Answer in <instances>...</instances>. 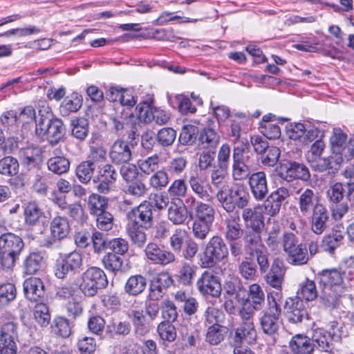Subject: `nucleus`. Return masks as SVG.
Masks as SVG:
<instances>
[{"instance_id":"obj_1","label":"nucleus","mask_w":354,"mask_h":354,"mask_svg":"<svg viewBox=\"0 0 354 354\" xmlns=\"http://www.w3.org/2000/svg\"><path fill=\"white\" fill-rule=\"evenodd\" d=\"M243 241L246 254L255 259L260 272H266L270 267V253L263 243L261 230H247Z\"/></svg>"},{"instance_id":"obj_2","label":"nucleus","mask_w":354,"mask_h":354,"mask_svg":"<svg viewBox=\"0 0 354 354\" xmlns=\"http://www.w3.org/2000/svg\"><path fill=\"white\" fill-rule=\"evenodd\" d=\"M243 241L246 254L255 259L260 272H266L270 267V253L263 243L261 230H247Z\"/></svg>"},{"instance_id":"obj_3","label":"nucleus","mask_w":354,"mask_h":354,"mask_svg":"<svg viewBox=\"0 0 354 354\" xmlns=\"http://www.w3.org/2000/svg\"><path fill=\"white\" fill-rule=\"evenodd\" d=\"M227 187L223 186L216 193V198L224 210L232 213L236 207L243 209L248 205L250 195L244 185L236 184L230 189Z\"/></svg>"},{"instance_id":"obj_4","label":"nucleus","mask_w":354,"mask_h":354,"mask_svg":"<svg viewBox=\"0 0 354 354\" xmlns=\"http://www.w3.org/2000/svg\"><path fill=\"white\" fill-rule=\"evenodd\" d=\"M353 260L345 262L339 269L324 270L317 274L320 287H328L344 290V281L354 279Z\"/></svg>"},{"instance_id":"obj_5","label":"nucleus","mask_w":354,"mask_h":354,"mask_svg":"<svg viewBox=\"0 0 354 354\" xmlns=\"http://www.w3.org/2000/svg\"><path fill=\"white\" fill-rule=\"evenodd\" d=\"M24 248L22 238L12 232L0 236V261L5 268H12Z\"/></svg>"},{"instance_id":"obj_6","label":"nucleus","mask_w":354,"mask_h":354,"mask_svg":"<svg viewBox=\"0 0 354 354\" xmlns=\"http://www.w3.org/2000/svg\"><path fill=\"white\" fill-rule=\"evenodd\" d=\"M346 194V183L330 181L326 191V198L333 218L335 221L341 220L348 212L349 205Z\"/></svg>"},{"instance_id":"obj_7","label":"nucleus","mask_w":354,"mask_h":354,"mask_svg":"<svg viewBox=\"0 0 354 354\" xmlns=\"http://www.w3.org/2000/svg\"><path fill=\"white\" fill-rule=\"evenodd\" d=\"M109 281L104 271L97 267L87 268L81 275V281L78 286L81 292L86 297H93L99 290L105 288Z\"/></svg>"},{"instance_id":"obj_8","label":"nucleus","mask_w":354,"mask_h":354,"mask_svg":"<svg viewBox=\"0 0 354 354\" xmlns=\"http://www.w3.org/2000/svg\"><path fill=\"white\" fill-rule=\"evenodd\" d=\"M35 131L37 135L47 140L50 144L58 143L65 134V127L63 122L58 118H52V115H41L36 122Z\"/></svg>"},{"instance_id":"obj_9","label":"nucleus","mask_w":354,"mask_h":354,"mask_svg":"<svg viewBox=\"0 0 354 354\" xmlns=\"http://www.w3.org/2000/svg\"><path fill=\"white\" fill-rule=\"evenodd\" d=\"M227 254L228 248L223 239L219 236H214L207 243L199 265L203 268H213L227 257Z\"/></svg>"},{"instance_id":"obj_10","label":"nucleus","mask_w":354,"mask_h":354,"mask_svg":"<svg viewBox=\"0 0 354 354\" xmlns=\"http://www.w3.org/2000/svg\"><path fill=\"white\" fill-rule=\"evenodd\" d=\"M278 176L283 180L290 183L295 180L308 182L310 180L308 168L302 162L283 157L277 167Z\"/></svg>"},{"instance_id":"obj_11","label":"nucleus","mask_w":354,"mask_h":354,"mask_svg":"<svg viewBox=\"0 0 354 354\" xmlns=\"http://www.w3.org/2000/svg\"><path fill=\"white\" fill-rule=\"evenodd\" d=\"M252 160L250 152L244 146L234 147L232 152V176L234 180H243L250 176Z\"/></svg>"},{"instance_id":"obj_12","label":"nucleus","mask_w":354,"mask_h":354,"mask_svg":"<svg viewBox=\"0 0 354 354\" xmlns=\"http://www.w3.org/2000/svg\"><path fill=\"white\" fill-rule=\"evenodd\" d=\"M281 308L277 301L268 298V307L263 311L260 325L263 332L274 338L279 328V319Z\"/></svg>"},{"instance_id":"obj_13","label":"nucleus","mask_w":354,"mask_h":354,"mask_svg":"<svg viewBox=\"0 0 354 354\" xmlns=\"http://www.w3.org/2000/svg\"><path fill=\"white\" fill-rule=\"evenodd\" d=\"M126 217L128 221L127 225L142 226L145 230L149 229L153 223L152 205L149 201H144L138 206L129 211Z\"/></svg>"},{"instance_id":"obj_14","label":"nucleus","mask_w":354,"mask_h":354,"mask_svg":"<svg viewBox=\"0 0 354 354\" xmlns=\"http://www.w3.org/2000/svg\"><path fill=\"white\" fill-rule=\"evenodd\" d=\"M82 254L76 251L61 255L56 261L55 275L63 279L69 272L75 273L82 266Z\"/></svg>"},{"instance_id":"obj_15","label":"nucleus","mask_w":354,"mask_h":354,"mask_svg":"<svg viewBox=\"0 0 354 354\" xmlns=\"http://www.w3.org/2000/svg\"><path fill=\"white\" fill-rule=\"evenodd\" d=\"M285 269L282 263L278 261H274L271 266L265 272L264 276L266 283L270 287L274 288L276 291L271 293L272 299L279 301L282 297L281 289L284 281Z\"/></svg>"},{"instance_id":"obj_16","label":"nucleus","mask_w":354,"mask_h":354,"mask_svg":"<svg viewBox=\"0 0 354 354\" xmlns=\"http://www.w3.org/2000/svg\"><path fill=\"white\" fill-rule=\"evenodd\" d=\"M188 184L193 195L196 196L198 200L207 203L213 201L214 196L211 185L197 173L190 174L188 178Z\"/></svg>"},{"instance_id":"obj_17","label":"nucleus","mask_w":354,"mask_h":354,"mask_svg":"<svg viewBox=\"0 0 354 354\" xmlns=\"http://www.w3.org/2000/svg\"><path fill=\"white\" fill-rule=\"evenodd\" d=\"M197 289L203 295H210L217 298L221 295L222 286L218 277L205 271L196 282Z\"/></svg>"},{"instance_id":"obj_18","label":"nucleus","mask_w":354,"mask_h":354,"mask_svg":"<svg viewBox=\"0 0 354 354\" xmlns=\"http://www.w3.org/2000/svg\"><path fill=\"white\" fill-rule=\"evenodd\" d=\"M297 194H299L297 198L299 210L304 216H309L313 211L323 205L320 203L318 194L312 189H301Z\"/></svg>"},{"instance_id":"obj_19","label":"nucleus","mask_w":354,"mask_h":354,"mask_svg":"<svg viewBox=\"0 0 354 354\" xmlns=\"http://www.w3.org/2000/svg\"><path fill=\"white\" fill-rule=\"evenodd\" d=\"M118 177V172L111 164L107 163L102 167H99L97 175L93 179L94 182H99L97 189L100 193L107 194L111 190V186L113 185Z\"/></svg>"},{"instance_id":"obj_20","label":"nucleus","mask_w":354,"mask_h":354,"mask_svg":"<svg viewBox=\"0 0 354 354\" xmlns=\"http://www.w3.org/2000/svg\"><path fill=\"white\" fill-rule=\"evenodd\" d=\"M144 252L147 259L155 264L167 266L176 261V256L174 252L169 250H162L154 242L147 243Z\"/></svg>"},{"instance_id":"obj_21","label":"nucleus","mask_w":354,"mask_h":354,"mask_svg":"<svg viewBox=\"0 0 354 354\" xmlns=\"http://www.w3.org/2000/svg\"><path fill=\"white\" fill-rule=\"evenodd\" d=\"M223 290L228 298H234L238 301L244 302L248 295L247 288L242 280L236 275H230L224 281Z\"/></svg>"},{"instance_id":"obj_22","label":"nucleus","mask_w":354,"mask_h":354,"mask_svg":"<svg viewBox=\"0 0 354 354\" xmlns=\"http://www.w3.org/2000/svg\"><path fill=\"white\" fill-rule=\"evenodd\" d=\"M173 283L174 280L167 272H162L154 276L150 283L149 295L150 299H161Z\"/></svg>"},{"instance_id":"obj_23","label":"nucleus","mask_w":354,"mask_h":354,"mask_svg":"<svg viewBox=\"0 0 354 354\" xmlns=\"http://www.w3.org/2000/svg\"><path fill=\"white\" fill-rule=\"evenodd\" d=\"M286 316L290 322L298 324L304 319H308L306 308L304 307L303 301L299 298H288L283 306Z\"/></svg>"},{"instance_id":"obj_24","label":"nucleus","mask_w":354,"mask_h":354,"mask_svg":"<svg viewBox=\"0 0 354 354\" xmlns=\"http://www.w3.org/2000/svg\"><path fill=\"white\" fill-rule=\"evenodd\" d=\"M132 150L127 142L121 138L117 139L111 147L109 158L115 165H122L132 159Z\"/></svg>"},{"instance_id":"obj_25","label":"nucleus","mask_w":354,"mask_h":354,"mask_svg":"<svg viewBox=\"0 0 354 354\" xmlns=\"http://www.w3.org/2000/svg\"><path fill=\"white\" fill-rule=\"evenodd\" d=\"M248 185L254 198L261 201L268 194V185L266 174L263 171L252 174L248 179Z\"/></svg>"},{"instance_id":"obj_26","label":"nucleus","mask_w":354,"mask_h":354,"mask_svg":"<svg viewBox=\"0 0 354 354\" xmlns=\"http://www.w3.org/2000/svg\"><path fill=\"white\" fill-rule=\"evenodd\" d=\"M310 215V229L317 235L323 234L329 227L330 218L325 205L318 207Z\"/></svg>"},{"instance_id":"obj_27","label":"nucleus","mask_w":354,"mask_h":354,"mask_svg":"<svg viewBox=\"0 0 354 354\" xmlns=\"http://www.w3.org/2000/svg\"><path fill=\"white\" fill-rule=\"evenodd\" d=\"M242 218L246 225H249V230H261L264 226V216L262 206L257 205L253 208L247 207L242 209Z\"/></svg>"},{"instance_id":"obj_28","label":"nucleus","mask_w":354,"mask_h":354,"mask_svg":"<svg viewBox=\"0 0 354 354\" xmlns=\"http://www.w3.org/2000/svg\"><path fill=\"white\" fill-rule=\"evenodd\" d=\"M21 165L28 170L40 169L42 164L41 150L39 147H27L20 151Z\"/></svg>"},{"instance_id":"obj_29","label":"nucleus","mask_w":354,"mask_h":354,"mask_svg":"<svg viewBox=\"0 0 354 354\" xmlns=\"http://www.w3.org/2000/svg\"><path fill=\"white\" fill-rule=\"evenodd\" d=\"M198 142L204 149H215L218 145L220 136L215 129V122L212 119H208L207 127L201 131Z\"/></svg>"},{"instance_id":"obj_30","label":"nucleus","mask_w":354,"mask_h":354,"mask_svg":"<svg viewBox=\"0 0 354 354\" xmlns=\"http://www.w3.org/2000/svg\"><path fill=\"white\" fill-rule=\"evenodd\" d=\"M342 161V157L331 154L327 158H319L312 162V168L318 172L328 171L329 174H335L339 169Z\"/></svg>"},{"instance_id":"obj_31","label":"nucleus","mask_w":354,"mask_h":354,"mask_svg":"<svg viewBox=\"0 0 354 354\" xmlns=\"http://www.w3.org/2000/svg\"><path fill=\"white\" fill-rule=\"evenodd\" d=\"M24 292L25 297L30 301H37L45 295V287L41 279L30 277L24 281Z\"/></svg>"},{"instance_id":"obj_32","label":"nucleus","mask_w":354,"mask_h":354,"mask_svg":"<svg viewBox=\"0 0 354 354\" xmlns=\"http://www.w3.org/2000/svg\"><path fill=\"white\" fill-rule=\"evenodd\" d=\"M188 216L187 207L183 200L171 201L167 209V218L174 225L185 223Z\"/></svg>"},{"instance_id":"obj_33","label":"nucleus","mask_w":354,"mask_h":354,"mask_svg":"<svg viewBox=\"0 0 354 354\" xmlns=\"http://www.w3.org/2000/svg\"><path fill=\"white\" fill-rule=\"evenodd\" d=\"M130 317L137 336L142 337L152 329L153 324L145 315L144 310H132Z\"/></svg>"},{"instance_id":"obj_34","label":"nucleus","mask_w":354,"mask_h":354,"mask_svg":"<svg viewBox=\"0 0 354 354\" xmlns=\"http://www.w3.org/2000/svg\"><path fill=\"white\" fill-rule=\"evenodd\" d=\"M257 331L254 325L241 324L235 330L234 336L232 337V342L235 344H252L257 339Z\"/></svg>"},{"instance_id":"obj_35","label":"nucleus","mask_w":354,"mask_h":354,"mask_svg":"<svg viewBox=\"0 0 354 354\" xmlns=\"http://www.w3.org/2000/svg\"><path fill=\"white\" fill-rule=\"evenodd\" d=\"M225 238L229 241H238L243 235V230L238 214H231L224 221Z\"/></svg>"},{"instance_id":"obj_36","label":"nucleus","mask_w":354,"mask_h":354,"mask_svg":"<svg viewBox=\"0 0 354 354\" xmlns=\"http://www.w3.org/2000/svg\"><path fill=\"white\" fill-rule=\"evenodd\" d=\"M289 347L293 354H312L315 344L308 337L296 335L290 341Z\"/></svg>"},{"instance_id":"obj_37","label":"nucleus","mask_w":354,"mask_h":354,"mask_svg":"<svg viewBox=\"0 0 354 354\" xmlns=\"http://www.w3.org/2000/svg\"><path fill=\"white\" fill-rule=\"evenodd\" d=\"M147 280L142 274H133L127 280L124 291L129 296L136 297L142 294L146 289Z\"/></svg>"},{"instance_id":"obj_38","label":"nucleus","mask_w":354,"mask_h":354,"mask_svg":"<svg viewBox=\"0 0 354 354\" xmlns=\"http://www.w3.org/2000/svg\"><path fill=\"white\" fill-rule=\"evenodd\" d=\"M50 228L53 238L57 240L66 238L71 231L68 220L61 216H57L52 219Z\"/></svg>"},{"instance_id":"obj_39","label":"nucleus","mask_w":354,"mask_h":354,"mask_svg":"<svg viewBox=\"0 0 354 354\" xmlns=\"http://www.w3.org/2000/svg\"><path fill=\"white\" fill-rule=\"evenodd\" d=\"M322 291L320 295L321 303L324 307L329 310L337 308L340 302V297L344 292L343 290H339L328 288L321 287Z\"/></svg>"},{"instance_id":"obj_40","label":"nucleus","mask_w":354,"mask_h":354,"mask_svg":"<svg viewBox=\"0 0 354 354\" xmlns=\"http://www.w3.org/2000/svg\"><path fill=\"white\" fill-rule=\"evenodd\" d=\"M254 258L245 257L239 262L238 266V272L245 280L254 281L258 277V264L252 260Z\"/></svg>"},{"instance_id":"obj_41","label":"nucleus","mask_w":354,"mask_h":354,"mask_svg":"<svg viewBox=\"0 0 354 354\" xmlns=\"http://www.w3.org/2000/svg\"><path fill=\"white\" fill-rule=\"evenodd\" d=\"M126 234L129 239L131 243L135 248L142 249L147 240L145 230L142 226L126 225Z\"/></svg>"},{"instance_id":"obj_42","label":"nucleus","mask_w":354,"mask_h":354,"mask_svg":"<svg viewBox=\"0 0 354 354\" xmlns=\"http://www.w3.org/2000/svg\"><path fill=\"white\" fill-rule=\"evenodd\" d=\"M1 324L0 337L13 340L17 339V325L14 317L10 313H4L0 317Z\"/></svg>"},{"instance_id":"obj_43","label":"nucleus","mask_w":354,"mask_h":354,"mask_svg":"<svg viewBox=\"0 0 354 354\" xmlns=\"http://www.w3.org/2000/svg\"><path fill=\"white\" fill-rule=\"evenodd\" d=\"M83 99L77 93L66 97L59 106V112L63 117H67L72 113L77 112L82 106Z\"/></svg>"},{"instance_id":"obj_44","label":"nucleus","mask_w":354,"mask_h":354,"mask_svg":"<svg viewBox=\"0 0 354 354\" xmlns=\"http://www.w3.org/2000/svg\"><path fill=\"white\" fill-rule=\"evenodd\" d=\"M312 343L315 344V346H317L319 353H330L333 349L331 342V337L328 335L326 330L322 328H317L314 330L313 337L310 339Z\"/></svg>"},{"instance_id":"obj_45","label":"nucleus","mask_w":354,"mask_h":354,"mask_svg":"<svg viewBox=\"0 0 354 354\" xmlns=\"http://www.w3.org/2000/svg\"><path fill=\"white\" fill-rule=\"evenodd\" d=\"M196 270V266L188 262H183L175 277L180 284L189 286L193 283Z\"/></svg>"},{"instance_id":"obj_46","label":"nucleus","mask_w":354,"mask_h":354,"mask_svg":"<svg viewBox=\"0 0 354 354\" xmlns=\"http://www.w3.org/2000/svg\"><path fill=\"white\" fill-rule=\"evenodd\" d=\"M44 264V257L39 252H30L23 262V268L26 274L37 273Z\"/></svg>"},{"instance_id":"obj_47","label":"nucleus","mask_w":354,"mask_h":354,"mask_svg":"<svg viewBox=\"0 0 354 354\" xmlns=\"http://www.w3.org/2000/svg\"><path fill=\"white\" fill-rule=\"evenodd\" d=\"M347 136L340 129H335L333 135L330 138V146L332 153L335 156H342L346 149Z\"/></svg>"},{"instance_id":"obj_48","label":"nucleus","mask_w":354,"mask_h":354,"mask_svg":"<svg viewBox=\"0 0 354 354\" xmlns=\"http://www.w3.org/2000/svg\"><path fill=\"white\" fill-rule=\"evenodd\" d=\"M249 301L256 310L261 308L265 302V294L258 283H253L249 286L245 301Z\"/></svg>"},{"instance_id":"obj_49","label":"nucleus","mask_w":354,"mask_h":354,"mask_svg":"<svg viewBox=\"0 0 354 354\" xmlns=\"http://www.w3.org/2000/svg\"><path fill=\"white\" fill-rule=\"evenodd\" d=\"M71 134L76 139L82 141L88 134L89 124L84 118H75L71 120Z\"/></svg>"},{"instance_id":"obj_50","label":"nucleus","mask_w":354,"mask_h":354,"mask_svg":"<svg viewBox=\"0 0 354 354\" xmlns=\"http://www.w3.org/2000/svg\"><path fill=\"white\" fill-rule=\"evenodd\" d=\"M33 317L36 323L41 327L48 326L51 320L48 306L42 302L37 303L33 308Z\"/></svg>"},{"instance_id":"obj_51","label":"nucleus","mask_w":354,"mask_h":354,"mask_svg":"<svg viewBox=\"0 0 354 354\" xmlns=\"http://www.w3.org/2000/svg\"><path fill=\"white\" fill-rule=\"evenodd\" d=\"M288 262L295 266H303L308 263L309 255L306 244L300 243L287 254Z\"/></svg>"},{"instance_id":"obj_52","label":"nucleus","mask_w":354,"mask_h":354,"mask_svg":"<svg viewBox=\"0 0 354 354\" xmlns=\"http://www.w3.org/2000/svg\"><path fill=\"white\" fill-rule=\"evenodd\" d=\"M227 328L223 325L209 326L205 335V341L211 345H218L224 340Z\"/></svg>"},{"instance_id":"obj_53","label":"nucleus","mask_w":354,"mask_h":354,"mask_svg":"<svg viewBox=\"0 0 354 354\" xmlns=\"http://www.w3.org/2000/svg\"><path fill=\"white\" fill-rule=\"evenodd\" d=\"M47 166L51 172L61 175L68 172L70 168V162L63 156H55L48 160Z\"/></svg>"},{"instance_id":"obj_54","label":"nucleus","mask_w":354,"mask_h":354,"mask_svg":"<svg viewBox=\"0 0 354 354\" xmlns=\"http://www.w3.org/2000/svg\"><path fill=\"white\" fill-rule=\"evenodd\" d=\"M96 169L95 165L92 162L84 160L80 162L75 168V176L82 184H88Z\"/></svg>"},{"instance_id":"obj_55","label":"nucleus","mask_w":354,"mask_h":354,"mask_svg":"<svg viewBox=\"0 0 354 354\" xmlns=\"http://www.w3.org/2000/svg\"><path fill=\"white\" fill-rule=\"evenodd\" d=\"M107 198L97 194H92L88 198V207L91 214L96 215L106 211L108 207Z\"/></svg>"},{"instance_id":"obj_56","label":"nucleus","mask_w":354,"mask_h":354,"mask_svg":"<svg viewBox=\"0 0 354 354\" xmlns=\"http://www.w3.org/2000/svg\"><path fill=\"white\" fill-rule=\"evenodd\" d=\"M19 164L17 158L8 156L0 160V174L4 176H14L19 173Z\"/></svg>"},{"instance_id":"obj_57","label":"nucleus","mask_w":354,"mask_h":354,"mask_svg":"<svg viewBox=\"0 0 354 354\" xmlns=\"http://www.w3.org/2000/svg\"><path fill=\"white\" fill-rule=\"evenodd\" d=\"M188 190L185 180L182 178L174 180L168 188L167 192L171 201L182 200L187 196Z\"/></svg>"},{"instance_id":"obj_58","label":"nucleus","mask_w":354,"mask_h":354,"mask_svg":"<svg viewBox=\"0 0 354 354\" xmlns=\"http://www.w3.org/2000/svg\"><path fill=\"white\" fill-rule=\"evenodd\" d=\"M297 295L300 299L302 298L308 301L315 300L318 295L315 283L306 279L300 284Z\"/></svg>"},{"instance_id":"obj_59","label":"nucleus","mask_w":354,"mask_h":354,"mask_svg":"<svg viewBox=\"0 0 354 354\" xmlns=\"http://www.w3.org/2000/svg\"><path fill=\"white\" fill-rule=\"evenodd\" d=\"M195 217L197 221L213 223L215 216V210L209 203L202 201L199 206L194 211Z\"/></svg>"},{"instance_id":"obj_60","label":"nucleus","mask_w":354,"mask_h":354,"mask_svg":"<svg viewBox=\"0 0 354 354\" xmlns=\"http://www.w3.org/2000/svg\"><path fill=\"white\" fill-rule=\"evenodd\" d=\"M148 188L145 183L140 179L127 183L124 192L136 198L143 197L147 192Z\"/></svg>"},{"instance_id":"obj_61","label":"nucleus","mask_w":354,"mask_h":354,"mask_svg":"<svg viewBox=\"0 0 354 354\" xmlns=\"http://www.w3.org/2000/svg\"><path fill=\"white\" fill-rule=\"evenodd\" d=\"M153 99L149 97L140 102L136 107V111L140 120L149 123L153 120V111L151 106Z\"/></svg>"},{"instance_id":"obj_62","label":"nucleus","mask_w":354,"mask_h":354,"mask_svg":"<svg viewBox=\"0 0 354 354\" xmlns=\"http://www.w3.org/2000/svg\"><path fill=\"white\" fill-rule=\"evenodd\" d=\"M1 122L10 133H16L19 131V124L17 117V111H8L1 116Z\"/></svg>"},{"instance_id":"obj_63","label":"nucleus","mask_w":354,"mask_h":354,"mask_svg":"<svg viewBox=\"0 0 354 354\" xmlns=\"http://www.w3.org/2000/svg\"><path fill=\"white\" fill-rule=\"evenodd\" d=\"M160 309L162 318L163 319L162 322L174 323L177 320L178 313L177 308L172 301L165 299L162 302Z\"/></svg>"},{"instance_id":"obj_64","label":"nucleus","mask_w":354,"mask_h":354,"mask_svg":"<svg viewBox=\"0 0 354 354\" xmlns=\"http://www.w3.org/2000/svg\"><path fill=\"white\" fill-rule=\"evenodd\" d=\"M198 128L193 124L184 125L180 133L179 141L183 145L194 144L199 134Z\"/></svg>"}]
</instances>
